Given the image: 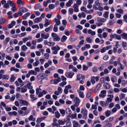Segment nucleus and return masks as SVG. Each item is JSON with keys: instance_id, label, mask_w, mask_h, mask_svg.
Returning a JSON list of instances; mask_svg holds the SVG:
<instances>
[{"instance_id": "1", "label": "nucleus", "mask_w": 127, "mask_h": 127, "mask_svg": "<svg viewBox=\"0 0 127 127\" xmlns=\"http://www.w3.org/2000/svg\"><path fill=\"white\" fill-rule=\"evenodd\" d=\"M48 46H53L51 48V49L53 50L52 53L54 55L57 54L58 51L60 49V47L58 45L53 46L55 45V43L54 42H49L48 43Z\"/></svg>"}, {"instance_id": "2", "label": "nucleus", "mask_w": 127, "mask_h": 127, "mask_svg": "<svg viewBox=\"0 0 127 127\" xmlns=\"http://www.w3.org/2000/svg\"><path fill=\"white\" fill-rule=\"evenodd\" d=\"M81 112L82 114L83 118L86 120L87 117L88 110L85 108H83L81 109Z\"/></svg>"}, {"instance_id": "3", "label": "nucleus", "mask_w": 127, "mask_h": 127, "mask_svg": "<svg viewBox=\"0 0 127 127\" xmlns=\"http://www.w3.org/2000/svg\"><path fill=\"white\" fill-rule=\"evenodd\" d=\"M110 37L111 38H114L115 39H117L118 40L121 39V37L119 35L114 34H111L110 35Z\"/></svg>"}, {"instance_id": "4", "label": "nucleus", "mask_w": 127, "mask_h": 127, "mask_svg": "<svg viewBox=\"0 0 127 127\" xmlns=\"http://www.w3.org/2000/svg\"><path fill=\"white\" fill-rule=\"evenodd\" d=\"M49 36V34L48 33H46L44 32H43L41 34V37L43 38L47 39Z\"/></svg>"}, {"instance_id": "5", "label": "nucleus", "mask_w": 127, "mask_h": 127, "mask_svg": "<svg viewBox=\"0 0 127 127\" xmlns=\"http://www.w3.org/2000/svg\"><path fill=\"white\" fill-rule=\"evenodd\" d=\"M112 47V46L111 45H109L105 47H104L101 49L100 52L101 53H104L105 52L106 50H108L111 49Z\"/></svg>"}, {"instance_id": "6", "label": "nucleus", "mask_w": 127, "mask_h": 127, "mask_svg": "<svg viewBox=\"0 0 127 127\" xmlns=\"http://www.w3.org/2000/svg\"><path fill=\"white\" fill-rule=\"evenodd\" d=\"M74 101L75 103L74 105L76 107H77L79 106L80 100L77 97H76L74 99Z\"/></svg>"}, {"instance_id": "7", "label": "nucleus", "mask_w": 127, "mask_h": 127, "mask_svg": "<svg viewBox=\"0 0 127 127\" xmlns=\"http://www.w3.org/2000/svg\"><path fill=\"white\" fill-rule=\"evenodd\" d=\"M106 91L105 90L101 91L99 95V96L100 97L104 98L106 96Z\"/></svg>"}, {"instance_id": "8", "label": "nucleus", "mask_w": 127, "mask_h": 127, "mask_svg": "<svg viewBox=\"0 0 127 127\" xmlns=\"http://www.w3.org/2000/svg\"><path fill=\"white\" fill-rule=\"evenodd\" d=\"M74 74V73L73 72L70 71L66 73L65 74V75L67 77L71 78Z\"/></svg>"}, {"instance_id": "9", "label": "nucleus", "mask_w": 127, "mask_h": 127, "mask_svg": "<svg viewBox=\"0 0 127 127\" xmlns=\"http://www.w3.org/2000/svg\"><path fill=\"white\" fill-rule=\"evenodd\" d=\"M19 102L21 104H23L24 105L28 106V102L25 100L22 99H20L19 100Z\"/></svg>"}, {"instance_id": "10", "label": "nucleus", "mask_w": 127, "mask_h": 127, "mask_svg": "<svg viewBox=\"0 0 127 127\" xmlns=\"http://www.w3.org/2000/svg\"><path fill=\"white\" fill-rule=\"evenodd\" d=\"M100 104L103 107H105L108 105V103L107 101L105 102L103 101H101L100 102Z\"/></svg>"}, {"instance_id": "11", "label": "nucleus", "mask_w": 127, "mask_h": 127, "mask_svg": "<svg viewBox=\"0 0 127 127\" xmlns=\"http://www.w3.org/2000/svg\"><path fill=\"white\" fill-rule=\"evenodd\" d=\"M42 19L41 17H37L35 18L33 20L34 22V23H38L42 21Z\"/></svg>"}, {"instance_id": "12", "label": "nucleus", "mask_w": 127, "mask_h": 127, "mask_svg": "<svg viewBox=\"0 0 127 127\" xmlns=\"http://www.w3.org/2000/svg\"><path fill=\"white\" fill-rule=\"evenodd\" d=\"M15 24L16 22L15 21H12L10 24L8 25V27L9 29L11 28L15 25Z\"/></svg>"}, {"instance_id": "13", "label": "nucleus", "mask_w": 127, "mask_h": 127, "mask_svg": "<svg viewBox=\"0 0 127 127\" xmlns=\"http://www.w3.org/2000/svg\"><path fill=\"white\" fill-rule=\"evenodd\" d=\"M77 92L78 93L80 97L82 98H83L84 97L85 95L83 92L80 91L79 89H78L77 90Z\"/></svg>"}, {"instance_id": "14", "label": "nucleus", "mask_w": 127, "mask_h": 127, "mask_svg": "<svg viewBox=\"0 0 127 127\" xmlns=\"http://www.w3.org/2000/svg\"><path fill=\"white\" fill-rule=\"evenodd\" d=\"M97 21L98 22H100L102 23H104L106 21V19L104 18H101L99 17H98L97 19Z\"/></svg>"}, {"instance_id": "15", "label": "nucleus", "mask_w": 127, "mask_h": 127, "mask_svg": "<svg viewBox=\"0 0 127 127\" xmlns=\"http://www.w3.org/2000/svg\"><path fill=\"white\" fill-rule=\"evenodd\" d=\"M54 84H57L58 83L61 81V79L60 77H58L57 79H55L54 80Z\"/></svg>"}, {"instance_id": "16", "label": "nucleus", "mask_w": 127, "mask_h": 127, "mask_svg": "<svg viewBox=\"0 0 127 127\" xmlns=\"http://www.w3.org/2000/svg\"><path fill=\"white\" fill-rule=\"evenodd\" d=\"M73 7L74 8V11L75 12H77L78 11V6L77 5L75 4H74L73 5Z\"/></svg>"}, {"instance_id": "17", "label": "nucleus", "mask_w": 127, "mask_h": 127, "mask_svg": "<svg viewBox=\"0 0 127 127\" xmlns=\"http://www.w3.org/2000/svg\"><path fill=\"white\" fill-rule=\"evenodd\" d=\"M54 21L56 23L55 25H56V26H58L61 23L60 20L57 19L56 18L54 19Z\"/></svg>"}, {"instance_id": "18", "label": "nucleus", "mask_w": 127, "mask_h": 127, "mask_svg": "<svg viewBox=\"0 0 127 127\" xmlns=\"http://www.w3.org/2000/svg\"><path fill=\"white\" fill-rule=\"evenodd\" d=\"M122 38L127 40V33H123L121 34Z\"/></svg>"}, {"instance_id": "19", "label": "nucleus", "mask_w": 127, "mask_h": 127, "mask_svg": "<svg viewBox=\"0 0 127 127\" xmlns=\"http://www.w3.org/2000/svg\"><path fill=\"white\" fill-rule=\"evenodd\" d=\"M103 86L105 89H108L110 87V85L107 83H105L103 85Z\"/></svg>"}, {"instance_id": "20", "label": "nucleus", "mask_w": 127, "mask_h": 127, "mask_svg": "<svg viewBox=\"0 0 127 127\" xmlns=\"http://www.w3.org/2000/svg\"><path fill=\"white\" fill-rule=\"evenodd\" d=\"M49 21L48 19H46L45 21V23L44 25L45 27H47L49 25H50Z\"/></svg>"}, {"instance_id": "21", "label": "nucleus", "mask_w": 127, "mask_h": 127, "mask_svg": "<svg viewBox=\"0 0 127 127\" xmlns=\"http://www.w3.org/2000/svg\"><path fill=\"white\" fill-rule=\"evenodd\" d=\"M77 80H79L82 78L83 79L84 78V76H82V75L80 74H78L77 75Z\"/></svg>"}, {"instance_id": "22", "label": "nucleus", "mask_w": 127, "mask_h": 127, "mask_svg": "<svg viewBox=\"0 0 127 127\" xmlns=\"http://www.w3.org/2000/svg\"><path fill=\"white\" fill-rule=\"evenodd\" d=\"M89 34H90L91 35H94L95 34V31H92L91 29L89 30L88 31Z\"/></svg>"}, {"instance_id": "23", "label": "nucleus", "mask_w": 127, "mask_h": 127, "mask_svg": "<svg viewBox=\"0 0 127 127\" xmlns=\"http://www.w3.org/2000/svg\"><path fill=\"white\" fill-rule=\"evenodd\" d=\"M122 46L123 47L124 49L125 50L127 49V43L126 42L122 41Z\"/></svg>"}, {"instance_id": "24", "label": "nucleus", "mask_w": 127, "mask_h": 127, "mask_svg": "<svg viewBox=\"0 0 127 127\" xmlns=\"http://www.w3.org/2000/svg\"><path fill=\"white\" fill-rule=\"evenodd\" d=\"M32 83L31 82H29L28 83L27 85V87L28 88L29 90L32 89L33 88L32 86L31 85Z\"/></svg>"}, {"instance_id": "25", "label": "nucleus", "mask_w": 127, "mask_h": 127, "mask_svg": "<svg viewBox=\"0 0 127 127\" xmlns=\"http://www.w3.org/2000/svg\"><path fill=\"white\" fill-rule=\"evenodd\" d=\"M7 2H8L9 3L10 6L12 7L15 5L14 3V2L10 0H7Z\"/></svg>"}, {"instance_id": "26", "label": "nucleus", "mask_w": 127, "mask_h": 127, "mask_svg": "<svg viewBox=\"0 0 127 127\" xmlns=\"http://www.w3.org/2000/svg\"><path fill=\"white\" fill-rule=\"evenodd\" d=\"M9 76L8 75H4L3 76L2 79L7 80L9 79Z\"/></svg>"}, {"instance_id": "27", "label": "nucleus", "mask_w": 127, "mask_h": 127, "mask_svg": "<svg viewBox=\"0 0 127 127\" xmlns=\"http://www.w3.org/2000/svg\"><path fill=\"white\" fill-rule=\"evenodd\" d=\"M66 113L68 115H70L72 113V112L70 108H67L66 109Z\"/></svg>"}, {"instance_id": "28", "label": "nucleus", "mask_w": 127, "mask_h": 127, "mask_svg": "<svg viewBox=\"0 0 127 127\" xmlns=\"http://www.w3.org/2000/svg\"><path fill=\"white\" fill-rule=\"evenodd\" d=\"M73 127H79L78 123L77 122L75 121H73Z\"/></svg>"}, {"instance_id": "29", "label": "nucleus", "mask_w": 127, "mask_h": 127, "mask_svg": "<svg viewBox=\"0 0 127 127\" xmlns=\"http://www.w3.org/2000/svg\"><path fill=\"white\" fill-rule=\"evenodd\" d=\"M44 73H41L37 75V78L38 79H40L41 77H44Z\"/></svg>"}, {"instance_id": "30", "label": "nucleus", "mask_w": 127, "mask_h": 127, "mask_svg": "<svg viewBox=\"0 0 127 127\" xmlns=\"http://www.w3.org/2000/svg\"><path fill=\"white\" fill-rule=\"evenodd\" d=\"M72 0H69L66 3V5L67 7H69L72 3Z\"/></svg>"}, {"instance_id": "31", "label": "nucleus", "mask_w": 127, "mask_h": 127, "mask_svg": "<svg viewBox=\"0 0 127 127\" xmlns=\"http://www.w3.org/2000/svg\"><path fill=\"white\" fill-rule=\"evenodd\" d=\"M16 79V77L14 76V74H12L11 75L10 79V81L11 82H14Z\"/></svg>"}, {"instance_id": "32", "label": "nucleus", "mask_w": 127, "mask_h": 127, "mask_svg": "<svg viewBox=\"0 0 127 127\" xmlns=\"http://www.w3.org/2000/svg\"><path fill=\"white\" fill-rule=\"evenodd\" d=\"M58 122L59 126L60 125H64L65 123V121H63L61 120H58Z\"/></svg>"}, {"instance_id": "33", "label": "nucleus", "mask_w": 127, "mask_h": 127, "mask_svg": "<svg viewBox=\"0 0 127 127\" xmlns=\"http://www.w3.org/2000/svg\"><path fill=\"white\" fill-rule=\"evenodd\" d=\"M67 37L65 35L63 36L61 39V41L62 42H64L67 39Z\"/></svg>"}, {"instance_id": "34", "label": "nucleus", "mask_w": 127, "mask_h": 127, "mask_svg": "<svg viewBox=\"0 0 127 127\" xmlns=\"http://www.w3.org/2000/svg\"><path fill=\"white\" fill-rule=\"evenodd\" d=\"M126 95L122 93H121L120 95H119V97L120 100H121L124 98L125 96Z\"/></svg>"}, {"instance_id": "35", "label": "nucleus", "mask_w": 127, "mask_h": 127, "mask_svg": "<svg viewBox=\"0 0 127 127\" xmlns=\"http://www.w3.org/2000/svg\"><path fill=\"white\" fill-rule=\"evenodd\" d=\"M21 49L22 51H24L28 49V48L25 45H24L21 46Z\"/></svg>"}, {"instance_id": "36", "label": "nucleus", "mask_w": 127, "mask_h": 127, "mask_svg": "<svg viewBox=\"0 0 127 127\" xmlns=\"http://www.w3.org/2000/svg\"><path fill=\"white\" fill-rule=\"evenodd\" d=\"M27 91V89L25 86H24L21 88V92L22 93H24Z\"/></svg>"}, {"instance_id": "37", "label": "nucleus", "mask_w": 127, "mask_h": 127, "mask_svg": "<svg viewBox=\"0 0 127 127\" xmlns=\"http://www.w3.org/2000/svg\"><path fill=\"white\" fill-rule=\"evenodd\" d=\"M41 7V6L40 4H37L35 5L34 8L35 10H37L40 7Z\"/></svg>"}, {"instance_id": "38", "label": "nucleus", "mask_w": 127, "mask_h": 127, "mask_svg": "<svg viewBox=\"0 0 127 127\" xmlns=\"http://www.w3.org/2000/svg\"><path fill=\"white\" fill-rule=\"evenodd\" d=\"M109 12L108 11H106L103 14V16L104 18H107L108 16Z\"/></svg>"}, {"instance_id": "39", "label": "nucleus", "mask_w": 127, "mask_h": 127, "mask_svg": "<svg viewBox=\"0 0 127 127\" xmlns=\"http://www.w3.org/2000/svg\"><path fill=\"white\" fill-rule=\"evenodd\" d=\"M30 73H31V75L32 74L34 75H36L37 74V73L35 71L33 70H31L29 71Z\"/></svg>"}, {"instance_id": "40", "label": "nucleus", "mask_w": 127, "mask_h": 127, "mask_svg": "<svg viewBox=\"0 0 127 127\" xmlns=\"http://www.w3.org/2000/svg\"><path fill=\"white\" fill-rule=\"evenodd\" d=\"M55 117L57 118H59L60 117L61 115L58 111L56 112L55 113Z\"/></svg>"}, {"instance_id": "41", "label": "nucleus", "mask_w": 127, "mask_h": 127, "mask_svg": "<svg viewBox=\"0 0 127 127\" xmlns=\"http://www.w3.org/2000/svg\"><path fill=\"white\" fill-rule=\"evenodd\" d=\"M20 9L21 11L23 12H25L28 11V10L27 8L24 7L21 8Z\"/></svg>"}, {"instance_id": "42", "label": "nucleus", "mask_w": 127, "mask_h": 127, "mask_svg": "<svg viewBox=\"0 0 127 127\" xmlns=\"http://www.w3.org/2000/svg\"><path fill=\"white\" fill-rule=\"evenodd\" d=\"M66 125L67 127H71V124L70 121H66Z\"/></svg>"}, {"instance_id": "43", "label": "nucleus", "mask_w": 127, "mask_h": 127, "mask_svg": "<svg viewBox=\"0 0 127 127\" xmlns=\"http://www.w3.org/2000/svg\"><path fill=\"white\" fill-rule=\"evenodd\" d=\"M59 111L62 115H64L65 114V111L64 110L60 109H59Z\"/></svg>"}, {"instance_id": "44", "label": "nucleus", "mask_w": 127, "mask_h": 127, "mask_svg": "<svg viewBox=\"0 0 127 127\" xmlns=\"http://www.w3.org/2000/svg\"><path fill=\"white\" fill-rule=\"evenodd\" d=\"M6 22V19L5 18H3L0 20V24H4Z\"/></svg>"}, {"instance_id": "45", "label": "nucleus", "mask_w": 127, "mask_h": 127, "mask_svg": "<svg viewBox=\"0 0 127 127\" xmlns=\"http://www.w3.org/2000/svg\"><path fill=\"white\" fill-rule=\"evenodd\" d=\"M81 10L83 11H84L87 13V8L84 6H83L81 8Z\"/></svg>"}, {"instance_id": "46", "label": "nucleus", "mask_w": 127, "mask_h": 127, "mask_svg": "<svg viewBox=\"0 0 127 127\" xmlns=\"http://www.w3.org/2000/svg\"><path fill=\"white\" fill-rule=\"evenodd\" d=\"M60 40V38L59 36L57 35L56 37L54 38L53 40L54 41H59Z\"/></svg>"}, {"instance_id": "47", "label": "nucleus", "mask_w": 127, "mask_h": 127, "mask_svg": "<svg viewBox=\"0 0 127 127\" xmlns=\"http://www.w3.org/2000/svg\"><path fill=\"white\" fill-rule=\"evenodd\" d=\"M39 64V62L38 61H36V62L33 64V65L34 66H37Z\"/></svg>"}, {"instance_id": "48", "label": "nucleus", "mask_w": 127, "mask_h": 127, "mask_svg": "<svg viewBox=\"0 0 127 127\" xmlns=\"http://www.w3.org/2000/svg\"><path fill=\"white\" fill-rule=\"evenodd\" d=\"M116 10L117 12L120 14H123L124 12L123 10L121 9H116Z\"/></svg>"}, {"instance_id": "49", "label": "nucleus", "mask_w": 127, "mask_h": 127, "mask_svg": "<svg viewBox=\"0 0 127 127\" xmlns=\"http://www.w3.org/2000/svg\"><path fill=\"white\" fill-rule=\"evenodd\" d=\"M35 118L33 119V117L32 115H31L29 118V120L30 121H35Z\"/></svg>"}, {"instance_id": "50", "label": "nucleus", "mask_w": 127, "mask_h": 127, "mask_svg": "<svg viewBox=\"0 0 127 127\" xmlns=\"http://www.w3.org/2000/svg\"><path fill=\"white\" fill-rule=\"evenodd\" d=\"M66 83V81H63L61 83H60L59 85L61 87H63L65 85Z\"/></svg>"}, {"instance_id": "51", "label": "nucleus", "mask_w": 127, "mask_h": 127, "mask_svg": "<svg viewBox=\"0 0 127 127\" xmlns=\"http://www.w3.org/2000/svg\"><path fill=\"white\" fill-rule=\"evenodd\" d=\"M17 10V8H16L15 5L12 6L11 8V10L13 12H16Z\"/></svg>"}, {"instance_id": "52", "label": "nucleus", "mask_w": 127, "mask_h": 127, "mask_svg": "<svg viewBox=\"0 0 127 127\" xmlns=\"http://www.w3.org/2000/svg\"><path fill=\"white\" fill-rule=\"evenodd\" d=\"M111 111L110 110H107V111L105 113V114L106 115L107 117H109L111 113Z\"/></svg>"}, {"instance_id": "53", "label": "nucleus", "mask_w": 127, "mask_h": 127, "mask_svg": "<svg viewBox=\"0 0 127 127\" xmlns=\"http://www.w3.org/2000/svg\"><path fill=\"white\" fill-rule=\"evenodd\" d=\"M52 26H51L49 27L46 28L45 30V32H47L50 31V29H52Z\"/></svg>"}, {"instance_id": "54", "label": "nucleus", "mask_w": 127, "mask_h": 127, "mask_svg": "<svg viewBox=\"0 0 127 127\" xmlns=\"http://www.w3.org/2000/svg\"><path fill=\"white\" fill-rule=\"evenodd\" d=\"M3 7L6 9H8L9 8V3L7 2L4 5Z\"/></svg>"}, {"instance_id": "55", "label": "nucleus", "mask_w": 127, "mask_h": 127, "mask_svg": "<svg viewBox=\"0 0 127 127\" xmlns=\"http://www.w3.org/2000/svg\"><path fill=\"white\" fill-rule=\"evenodd\" d=\"M112 124L111 123H108L106 124L104 126V127H111Z\"/></svg>"}, {"instance_id": "56", "label": "nucleus", "mask_w": 127, "mask_h": 127, "mask_svg": "<svg viewBox=\"0 0 127 127\" xmlns=\"http://www.w3.org/2000/svg\"><path fill=\"white\" fill-rule=\"evenodd\" d=\"M98 70V68L96 66L94 67L93 68V71L94 72H96Z\"/></svg>"}, {"instance_id": "57", "label": "nucleus", "mask_w": 127, "mask_h": 127, "mask_svg": "<svg viewBox=\"0 0 127 127\" xmlns=\"http://www.w3.org/2000/svg\"><path fill=\"white\" fill-rule=\"evenodd\" d=\"M86 40L89 43H91L92 42V40L89 37H88L86 38Z\"/></svg>"}, {"instance_id": "58", "label": "nucleus", "mask_w": 127, "mask_h": 127, "mask_svg": "<svg viewBox=\"0 0 127 127\" xmlns=\"http://www.w3.org/2000/svg\"><path fill=\"white\" fill-rule=\"evenodd\" d=\"M88 67L87 66L84 65H83L82 68L83 70H86L88 69Z\"/></svg>"}, {"instance_id": "59", "label": "nucleus", "mask_w": 127, "mask_h": 127, "mask_svg": "<svg viewBox=\"0 0 127 127\" xmlns=\"http://www.w3.org/2000/svg\"><path fill=\"white\" fill-rule=\"evenodd\" d=\"M100 121L98 120H96L94 122L93 125H92V126L93 127L97 123H100Z\"/></svg>"}, {"instance_id": "60", "label": "nucleus", "mask_w": 127, "mask_h": 127, "mask_svg": "<svg viewBox=\"0 0 127 127\" xmlns=\"http://www.w3.org/2000/svg\"><path fill=\"white\" fill-rule=\"evenodd\" d=\"M44 56L45 57V58L48 60L49 59V55L48 53H45L44 54Z\"/></svg>"}, {"instance_id": "61", "label": "nucleus", "mask_w": 127, "mask_h": 127, "mask_svg": "<svg viewBox=\"0 0 127 127\" xmlns=\"http://www.w3.org/2000/svg\"><path fill=\"white\" fill-rule=\"evenodd\" d=\"M58 27L56 25H54L53 28V31L55 32H56L57 31Z\"/></svg>"}, {"instance_id": "62", "label": "nucleus", "mask_w": 127, "mask_h": 127, "mask_svg": "<svg viewBox=\"0 0 127 127\" xmlns=\"http://www.w3.org/2000/svg\"><path fill=\"white\" fill-rule=\"evenodd\" d=\"M48 7L50 9H52L54 8L55 6L54 4H50L49 5Z\"/></svg>"}, {"instance_id": "63", "label": "nucleus", "mask_w": 127, "mask_h": 127, "mask_svg": "<svg viewBox=\"0 0 127 127\" xmlns=\"http://www.w3.org/2000/svg\"><path fill=\"white\" fill-rule=\"evenodd\" d=\"M82 3V1L81 0H77L76 2L77 5L79 6Z\"/></svg>"}, {"instance_id": "64", "label": "nucleus", "mask_w": 127, "mask_h": 127, "mask_svg": "<svg viewBox=\"0 0 127 127\" xmlns=\"http://www.w3.org/2000/svg\"><path fill=\"white\" fill-rule=\"evenodd\" d=\"M6 59L9 61H11L12 59V58L9 55H6L5 57Z\"/></svg>"}]
</instances>
